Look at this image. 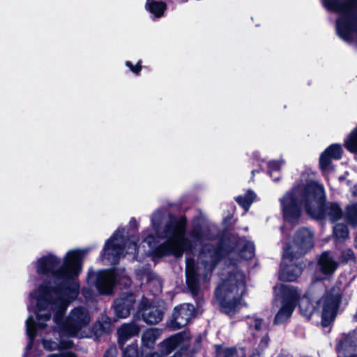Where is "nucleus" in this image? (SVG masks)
I'll list each match as a JSON object with an SVG mask.
<instances>
[{"instance_id":"603ef678","label":"nucleus","mask_w":357,"mask_h":357,"mask_svg":"<svg viewBox=\"0 0 357 357\" xmlns=\"http://www.w3.org/2000/svg\"><path fill=\"white\" fill-rule=\"evenodd\" d=\"M130 227L133 231H137L139 227V223L135 219V218L132 217L131 218L130 222H129Z\"/></svg>"},{"instance_id":"bb28decb","label":"nucleus","mask_w":357,"mask_h":357,"mask_svg":"<svg viewBox=\"0 0 357 357\" xmlns=\"http://www.w3.org/2000/svg\"><path fill=\"white\" fill-rule=\"evenodd\" d=\"M145 8L155 18L162 17L167 9V3L156 0H146Z\"/></svg>"},{"instance_id":"13d9d810","label":"nucleus","mask_w":357,"mask_h":357,"mask_svg":"<svg viewBox=\"0 0 357 357\" xmlns=\"http://www.w3.org/2000/svg\"><path fill=\"white\" fill-rule=\"evenodd\" d=\"M351 194L354 197H357V183L351 188Z\"/></svg>"},{"instance_id":"e2e57ef3","label":"nucleus","mask_w":357,"mask_h":357,"mask_svg":"<svg viewBox=\"0 0 357 357\" xmlns=\"http://www.w3.org/2000/svg\"><path fill=\"white\" fill-rule=\"evenodd\" d=\"M357 33V31H352V32L351 33L350 36L349 37V38H348V39H344V38H342V40H345V41H351V39H352V34H353V33Z\"/></svg>"},{"instance_id":"052dcab7","label":"nucleus","mask_w":357,"mask_h":357,"mask_svg":"<svg viewBox=\"0 0 357 357\" xmlns=\"http://www.w3.org/2000/svg\"><path fill=\"white\" fill-rule=\"evenodd\" d=\"M29 341L26 345V349H31L33 347L34 340H32V339H29Z\"/></svg>"},{"instance_id":"2f4dec72","label":"nucleus","mask_w":357,"mask_h":357,"mask_svg":"<svg viewBox=\"0 0 357 357\" xmlns=\"http://www.w3.org/2000/svg\"><path fill=\"white\" fill-rule=\"evenodd\" d=\"M344 146L349 153L357 155V126L345 138Z\"/></svg>"},{"instance_id":"9b49d317","label":"nucleus","mask_w":357,"mask_h":357,"mask_svg":"<svg viewBox=\"0 0 357 357\" xmlns=\"http://www.w3.org/2000/svg\"><path fill=\"white\" fill-rule=\"evenodd\" d=\"M196 316V310L191 303H182L174 307L172 316L167 321L166 327L171 331L179 330L187 326Z\"/></svg>"},{"instance_id":"473e14b6","label":"nucleus","mask_w":357,"mask_h":357,"mask_svg":"<svg viewBox=\"0 0 357 357\" xmlns=\"http://www.w3.org/2000/svg\"><path fill=\"white\" fill-rule=\"evenodd\" d=\"M267 167V174L273 181H278L280 178L281 163L278 160H271L268 162Z\"/></svg>"},{"instance_id":"ddd939ff","label":"nucleus","mask_w":357,"mask_h":357,"mask_svg":"<svg viewBox=\"0 0 357 357\" xmlns=\"http://www.w3.org/2000/svg\"><path fill=\"white\" fill-rule=\"evenodd\" d=\"M124 229L119 228L105 241L104 248L100 253L102 260L112 261L114 263L119 261L120 255L123 250V245L115 243V241L123 239Z\"/></svg>"},{"instance_id":"774afa93","label":"nucleus","mask_w":357,"mask_h":357,"mask_svg":"<svg viewBox=\"0 0 357 357\" xmlns=\"http://www.w3.org/2000/svg\"><path fill=\"white\" fill-rule=\"evenodd\" d=\"M344 179H345V176H344L342 175V176H339V181H342Z\"/></svg>"},{"instance_id":"c9c22d12","label":"nucleus","mask_w":357,"mask_h":357,"mask_svg":"<svg viewBox=\"0 0 357 357\" xmlns=\"http://www.w3.org/2000/svg\"><path fill=\"white\" fill-rule=\"evenodd\" d=\"M354 259L355 255L351 249H347L342 251L338 258L339 262L342 264H346L349 261H353Z\"/></svg>"},{"instance_id":"c85d7f7f","label":"nucleus","mask_w":357,"mask_h":357,"mask_svg":"<svg viewBox=\"0 0 357 357\" xmlns=\"http://www.w3.org/2000/svg\"><path fill=\"white\" fill-rule=\"evenodd\" d=\"M255 245L250 241H245L243 245L241 242L236 251L240 258L245 260H250L255 256Z\"/></svg>"},{"instance_id":"e433bc0d","label":"nucleus","mask_w":357,"mask_h":357,"mask_svg":"<svg viewBox=\"0 0 357 357\" xmlns=\"http://www.w3.org/2000/svg\"><path fill=\"white\" fill-rule=\"evenodd\" d=\"M333 233L337 238L342 239H345L349 235L347 228L343 225H337L334 227Z\"/></svg>"},{"instance_id":"338daca9","label":"nucleus","mask_w":357,"mask_h":357,"mask_svg":"<svg viewBox=\"0 0 357 357\" xmlns=\"http://www.w3.org/2000/svg\"><path fill=\"white\" fill-rule=\"evenodd\" d=\"M344 357H357V354H350L349 356H347L346 354H344Z\"/></svg>"},{"instance_id":"72a5a7b5","label":"nucleus","mask_w":357,"mask_h":357,"mask_svg":"<svg viewBox=\"0 0 357 357\" xmlns=\"http://www.w3.org/2000/svg\"><path fill=\"white\" fill-rule=\"evenodd\" d=\"M120 349L122 350V357H140V349L138 348L137 340Z\"/></svg>"},{"instance_id":"4468645a","label":"nucleus","mask_w":357,"mask_h":357,"mask_svg":"<svg viewBox=\"0 0 357 357\" xmlns=\"http://www.w3.org/2000/svg\"><path fill=\"white\" fill-rule=\"evenodd\" d=\"M136 295L135 293L122 292L114 300L112 307L115 317L125 319L130 316L135 308Z\"/></svg>"},{"instance_id":"5fc2aeb1","label":"nucleus","mask_w":357,"mask_h":357,"mask_svg":"<svg viewBox=\"0 0 357 357\" xmlns=\"http://www.w3.org/2000/svg\"><path fill=\"white\" fill-rule=\"evenodd\" d=\"M47 357H77V356L73 353H68V354H50Z\"/></svg>"},{"instance_id":"8fccbe9b","label":"nucleus","mask_w":357,"mask_h":357,"mask_svg":"<svg viewBox=\"0 0 357 357\" xmlns=\"http://www.w3.org/2000/svg\"><path fill=\"white\" fill-rule=\"evenodd\" d=\"M263 321L262 318L254 317V328L256 331H259L261 329Z\"/></svg>"},{"instance_id":"6ab92c4d","label":"nucleus","mask_w":357,"mask_h":357,"mask_svg":"<svg viewBox=\"0 0 357 357\" xmlns=\"http://www.w3.org/2000/svg\"><path fill=\"white\" fill-rule=\"evenodd\" d=\"M241 240L235 238L231 234H223L221 236L216 244V247L222 256V259L236 251L240 245Z\"/></svg>"},{"instance_id":"0e129e2a","label":"nucleus","mask_w":357,"mask_h":357,"mask_svg":"<svg viewBox=\"0 0 357 357\" xmlns=\"http://www.w3.org/2000/svg\"><path fill=\"white\" fill-rule=\"evenodd\" d=\"M313 310L307 312V311L304 313L305 316H307L308 317H310L312 315Z\"/></svg>"},{"instance_id":"49530a36","label":"nucleus","mask_w":357,"mask_h":357,"mask_svg":"<svg viewBox=\"0 0 357 357\" xmlns=\"http://www.w3.org/2000/svg\"><path fill=\"white\" fill-rule=\"evenodd\" d=\"M29 319L31 321V324L35 325L36 328L39 329H45L47 326V324L45 323V321H40L41 320H38V321H36L32 316L29 317Z\"/></svg>"},{"instance_id":"79ce46f5","label":"nucleus","mask_w":357,"mask_h":357,"mask_svg":"<svg viewBox=\"0 0 357 357\" xmlns=\"http://www.w3.org/2000/svg\"><path fill=\"white\" fill-rule=\"evenodd\" d=\"M224 353H225L224 357H238V351L236 349V347H226ZM244 356H245V354L243 353L242 357H244Z\"/></svg>"},{"instance_id":"680f3d73","label":"nucleus","mask_w":357,"mask_h":357,"mask_svg":"<svg viewBox=\"0 0 357 357\" xmlns=\"http://www.w3.org/2000/svg\"><path fill=\"white\" fill-rule=\"evenodd\" d=\"M189 0H169L168 1L169 2H176V3H185L187 1H188Z\"/></svg>"},{"instance_id":"4be33fe9","label":"nucleus","mask_w":357,"mask_h":357,"mask_svg":"<svg viewBox=\"0 0 357 357\" xmlns=\"http://www.w3.org/2000/svg\"><path fill=\"white\" fill-rule=\"evenodd\" d=\"M318 266L321 273L325 275H331L337 269L338 264L328 252H324L319 257Z\"/></svg>"},{"instance_id":"423d86ee","label":"nucleus","mask_w":357,"mask_h":357,"mask_svg":"<svg viewBox=\"0 0 357 357\" xmlns=\"http://www.w3.org/2000/svg\"><path fill=\"white\" fill-rule=\"evenodd\" d=\"M314 246V234L307 227L296 230L293 236L291 244L284 250L283 257L285 259L292 261L300 259Z\"/></svg>"},{"instance_id":"4d7b16f0","label":"nucleus","mask_w":357,"mask_h":357,"mask_svg":"<svg viewBox=\"0 0 357 357\" xmlns=\"http://www.w3.org/2000/svg\"><path fill=\"white\" fill-rule=\"evenodd\" d=\"M261 172H264V168L262 167H260L259 169H253L251 172L252 173L251 180L254 181V177H255V174H259Z\"/></svg>"},{"instance_id":"3c124183","label":"nucleus","mask_w":357,"mask_h":357,"mask_svg":"<svg viewBox=\"0 0 357 357\" xmlns=\"http://www.w3.org/2000/svg\"><path fill=\"white\" fill-rule=\"evenodd\" d=\"M350 346L349 341L348 340H342L337 346L339 350L343 349L344 351L347 350V347Z\"/></svg>"},{"instance_id":"39448f33","label":"nucleus","mask_w":357,"mask_h":357,"mask_svg":"<svg viewBox=\"0 0 357 357\" xmlns=\"http://www.w3.org/2000/svg\"><path fill=\"white\" fill-rule=\"evenodd\" d=\"M94 278V286L101 295H111L116 286L126 289L131 285L132 281L128 276L121 275L116 267L98 271L97 273L89 272L88 279Z\"/></svg>"},{"instance_id":"20e7f679","label":"nucleus","mask_w":357,"mask_h":357,"mask_svg":"<svg viewBox=\"0 0 357 357\" xmlns=\"http://www.w3.org/2000/svg\"><path fill=\"white\" fill-rule=\"evenodd\" d=\"M306 213L312 218L317 213L318 216L324 215L326 195L322 184L316 181H310L306 184L294 188Z\"/></svg>"},{"instance_id":"412c9836","label":"nucleus","mask_w":357,"mask_h":357,"mask_svg":"<svg viewBox=\"0 0 357 357\" xmlns=\"http://www.w3.org/2000/svg\"><path fill=\"white\" fill-rule=\"evenodd\" d=\"M140 331L139 326L135 322L123 324L118 329V344L120 348H123L126 342L132 337L136 336Z\"/></svg>"},{"instance_id":"f03ea898","label":"nucleus","mask_w":357,"mask_h":357,"mask_svg":"<svg viewBox=\"0 0 357 357\" xmlns=\"http://www.w3.org/2000/svg\"><path fill=\"white\" fill-rule=\"evenodd\" d=\"M322 2L328 11L340 13L336 21L340 38L348 39L352 31H357V0H322Z\"/></svg>"},{"instance_id":"f8f14e48","label":"nucleus","mask_w":357,"mask_h":357,"mask_svg":"<svg viewBox=\"0 0 357 357\" xmlns=\"http://www.w3.org/2000/svg\"><path fill=\"white\" fill-rule=\"evenodd\" d=\"M90 320L89 311L84 307H77L71 310L63 328L69 336L76 337L80 330L89 324Z\"/></svg>"},{"instance_id":"7c9ffc66","label":"nucleus","mask_w":357,"mask_h":357,"mask_svg":"<svg viewBox=\"0 0 357 357\" xmlns=\"http://www.w3.org/2000/svg\"><path fill=\"white\" fill-rule=\"evenodd\" d=\"M256 197L255 192L252 190L249 189L244 195L236 197L235 200L240 206L247 211L250 208Z\"/></svg>"},{"instance_id":"de8ad7c7","label":"nucleus","mask_w":357,"mask_h":357,"mask_svg":"<svg viewBox=\"0 0 357 357\" xmlns=\"http://www.w3.org/2000/svg\"><path fill=\"white\" fill-rule=\"evenodd\" d=\"M202 263L204 266L205 270H206L208 272L211 273L215 268L212 266L213 260H203Z\"/></svg>"},{"instance_id":"1a4fd4ad","label":"nucleus","mask_w":357,"mask_h":357,"mask_svg":"<svg viewBox=\"0 0 357 357\" xmlns=\"http://www.w3.org/2000/svg\"><path fill=\"white\" fill-rule=\"evenodd\" d=\"M342 298V296L340 294H335L333 291H329L325 293L318 301V305L321 307V324L322 327H328L333 323Z\"/></svg>"},{"instance_id":"f257e3e1","label":"nucleus","mask_w":357,"mask_h":357,"mask_svg":"<svg viewBox=\"0 0 357 357\" xmlns=\"http://www.w3.org/2000/svg\"><path fill=\"white\" fill-rule=\"evenodd\" d=\"M89 249H75L66 253L64 261L59 266L61 260L53 254L39 258L36 263V272L40 275H51L55 283L52 285L50 278H45L38 287L36 297L37 308L45 310L55 303L52 294L67 296L75 298L79 294V284L75 282L82 270L83 259Z\"/></svg>"},{"instance_id":"0eeeda50","label":"nucleus","mask_w":357,"mask_h":357,"mask_svg":"<svg viewBox=\"0 0 357 357\" xmlns=\"http://www.w3.org/2000/svg\"><path fill=\"white\" fill-rule=\"evenodd\" d=\"M151 224L158 238L174 241L179 235L185 234L188 220L185 215L177 218L176 215L169 213L168 220L162 229H161L160 224L153 219L151 220Z\"/></svg>"},{"instance_id":"c03bdc74","label":"nucleus","mask_w":357,"mask_h":357,"mask_svg":"<svg viewBox=\"0 0 357 357\" xmlns=\"http://www.w3.org/2000/svg\"><path fill=\"white\" fill-rule=\"evenodd\" d=\"M36 311H37L36 318L38 320H41L43 321H47L52 317V314L50 312L41 314V313H39V312H41L42 310L39 311L37 307H36Z\"/></svg>"},{"instance_id":"6e6552de","label":"nucleus","mask_w":357,"mask_h":357,"mask_svg":"<svg viewBox=\"0 0 357 357\" xmlns=\"http://www.w3.org/2000/svg\"><path fill=\"white\" fill-rule=\"evenodd\" d=\"M281 307L275 315L274 325H280L288 321L291 317L298 299L296 290L290 286L282 285Z\"/></svg>"},{"instance_id":"dca6fc26","label":"nucleus","mask_w":357,"mask_h":357,"mask_svg":"<svg viewBox=\"0 0 357 357\" xmlns=\"http://www.w3.org/2000/svg\"><path fill=\"white\" fill-rule=\"evenodd\" d=\"M185 339L184 331L172 335L160 342L158 350L150 355V357H165L178 347Z\"/></svg>"},{"instance_id":"f3484780","label":"nucleus","mask_w":357,"mask_h":357,"mask_svg":"<svg viewBox=\"0 0 357 357\" xmlns=\"http://www.w3.org/2000/svg\"><path fill=\"white\" fill-rule=\"evenodd\" d=\"M160 335V331L158 328L146 329L142 336V344L140 347V357H150L155 353V342Z\"/></svg>"},{"instance_id":"ea45409f","label":"nucleus","mask_w":357,"mask_h":357,"mask_svg":"<svg viewBox=\"0 0 357 357\" xmlns=\"http://www.w3.org/2000/svg\"><path fill=\"white\" fill-rule=\"evenodd\" d=\"M42 344L43 348L47 351H54L59 348V344L52 340L43 339Z\"/></svg>"},{"instance_id":"7ed1b4c3","label":"nucleus","mask_w":357,"mask_h":357,"mask_svg":"<svg viewBox=\"0 0 357 357\" xmlns=\"http://www.w3.org/2000/svg\"><path fill=\"white\" fill-rule=\"evenodd\" d=\"M240 284L236 275L229 273L227 279L219 284L214 291V299L220 311L229 317L236 314L239 310L241 297L236 294Z\"/></svg>"},{"instance_id":"09e8293b","label":"nucleus","mask_w":357,"mask_h":357,"mask_svg":"<svg viewBox=\"0 0 357 357\" xmlns=\"http://www.w3.org/2000/svg\"><path fill=\"white\" fill-rule=\"evenodd\" d=\"M65 309L61 307L55 313L54 319L56 323H59V320L63 318Z\"/></svg>"},{"instance_id":"4c0bfd02","label":"nucleus","mask_w":357,"mask_h":357,"mask_svg":"<svg viewBox=\"0 0 357 357\" xmlns=\"http://www.w3.org/2000/svg\"><path fill=\"white\" fill-rule=\"evenodd\" d=\"M126 66L130 69V70L135 75H139L142 69V61L139 60L135 65L131 61H126Z\"/></svg>"},{"instance_id":"5701e85b","label":"nucleus","mask_w":357,"mask_h":357,"mask_svg":"<svg viewBox=\"0 0 357 357\" xmlns=\"http://www.w3.org/2000/svg\"><path fill=\"white\" fill-rule=\"evenodd\" d=\"M153 255L154 257L159 258L171 255L178 257L174 241L166 238L165 242L160 243L153 250Z\"/></svg>"},{"instance_id":"58836bf2","label":"nucleus","mask_w":357,"mask_h":357,"mask_svg":"<svg viewBox=\"0 0 357 357\" xmlns=\"http://www.w3.org/2000/svg\"><path fill=\"white\" fill-rule=\"evenodd\" d=\"M26 331L29 339L35 340L37 335V331L35 325L31 324L29 318L26 321Z\"/></svg>"},{"instance_id":"f704fd0d","label":"nucleus","mask_w":357,"mask_h":357,"mask_svg":"<svg viewBox=\"0 0 357 357\" xmlns=\"http://www.w3.org/2000/svg\"><path fill=\"white\" fill-rule=\"evenodd\" d=\"M190 236L195 241H202L204 237V229L200 224H196L192 226L190 232Z\"/></svg>"},{"instance_id":"b1692460","label":"nucleus","mask_w":357,"mask_h":357,"mask_svg":"<svg viewBox=\"0 0 357 357\" xmlns=\"http://www.w3.org/2000/svg\"><path fill=\"white\" fill-rule=\"evenodd\" d=\"M164 316V311L158 306L145 309L141 314L142 319L147 324L154 325L162 321Z\"/></svg>"},{"instance_id":"6e6d98bb","label":"nucleus","mask_w":357,"mask_h":357,"mask_svg":"<svg viewBox=\"0 0 357 357\" xmlns=\"http://www.w3.org/2000/svg\"><path fill=\"white\" fill-rule=\"evenodd\" d=\"M268 341H269V337L268 336L266 335L264 337H261V340H260V344L259 345L260 346H264V347H267L268 344Z\"/></svg>"},{"instance_id":"864d4df0","label":"nucleus","mask_w":357,"mask_h":357,"mask_svg":"<svg viewBox=\"0 0 357 357\" xmlns=\"http://www.w3.org/2000/svg\"><path fill=\"white\" fill-rule=\"evenodd\" d=\"M59 348L61 349H70L72 345V342L69 340H60Z\"/></svg>"},{"instance_id":"69168bd1","label":"nucleus","mask_w":357,"mask_h":357,"mask_svg":"<svg viewBox=\"0 0 357 357\" xmlns=\"http://www.w3.org/2000/svg\"><path fill=\"white\" fill-rule=\"evenodd\" d=\"M249 357H259V354L258 353H253Z\"/></svg>"},{"instance_id":"a19ab883","label":"nucleus","mask_w":357,"mask_h":357,"mask_svg":"<svg viewBox=\"0 0 357 357\" xmlns=\"http://www.w3.org/2000/svg\"><path fill=\"white\" fill-rule=\"evenodd\" d=\"M153 305L149 302V300L143 296L138 307V314H142L143 312L145 311V309H148V307H152Z\"/></svg>"},{"instance_id":"9d476101","label":"nucleus","mask_w":357,"mask_h":357,"mask_svg":"<svg viewBox=\"0 0 357 357\" xmlns=\"http://www.w3.org/2000/svg\"><path fill=\"white\" fill-rule=\"evenodd\" d=\"M283 219L289 223L296 224L302 215V205L294 188L286 192L280 199Z\"/></svg>"},{"instance_id":"2eb2a0df","label":"nucleus","mask_w":357,"mask_h":357,"mask_svg":"<svg viewBox=\"0 0 357 357\" xmlns=\"http://www.w3.org/2000/svg\"><path fill=\"white\" fill-rule=\"evenodd\" d=\"M282 258L284 261L281 264L280 280L282 282L296 281L303 271V263L299 259L290 261L285 259L283 256Z\"/></svg>"},{"instance_id":"a878e982","label":"nucleus","mask_w":357,"mask_h":357,"mask_svg":"<svg viewBox=\"0 0 357 357\" xmlns=\"http://www.w3.org/2000/svg\"><path fill=\"white\" fill-rule=\"evenodd\" d=\"M199 274L195 269L186 270L185 271V281L189 291L193 295H197L199 289Z\"/></svg>"},{"instance_id":"c756f323","label":"nucleus","mask_w":357,"mask_h":357,"mask_svg":"<svg viewBox=\"0 0 357 357\" xmlns=\"http://www.w3.org/2000/svg\"><path fill=\"white\" fill-rule=\"evenodd\" d=\"M344 218L348 225L357 227V201L345 207Z\"/></svg>"},{"instance_id":"cd10ccee","label":"nucleus","mask_w":357,"mask_h":357,"mask_svg":"<svg viewBox=\"0 0 357 357\" xmlns=\"http://www.w3.org/2000/svg\"><path fill=\"white\" fill-rule=\"evenodd\" d=\"M174 241L178 257H181L184 252L192 251L195 246V243L185 234L179 235Z\"/></svg>"},{"instance_id":"a211bd4d","label":"nucleus","mask_w":357,"mask_h":357,"mask_svg":"<svg viewBox=\"0 0 357 357\" xmlns=\"http://www.w3.org/2000/svg\"><path fill=\"white\" fill-rule=\"evenodd\" d=\"M343 150L340 144H332L328 146L320 155L319 168L324 172L328 169L332 163V160H340L342 158Z\"/></svg>"},{"instance_id":"a18cd8bd","label":"nucleus","mask_w":357,"mask_h":357,"mask_svg":"<svg viewBox=\"0 0 357 357\" xmlns=\"http://www.w3.org/2000/svg\"><path fill=\"white\" fill-rule=\"evenodd\" d=\"M214 348L215 357H224L225 348L222 344H215Z\"/></svg>"},{"instance_id":"aec40b11","label":"nucleus","mask_w":357,"mask_h":357,"mask_svg":"<svg viewBox=\"0 0 357 357\" xmlns=\"http://www.w3.org/2000/svg\"><path fill=\"white\" fill-rule=\"evenodd\" d=\"M324 215L318 216L317 213H315L312 218L317 220H323L328 218L331 222H335L340 220L344 215L340 206L337 202L328 203L326 201L324 203Z\"/></svg>"},{"instance_id":"393cba45","label":"nucleus","mask_w":357,"mask_h":357,"mask_svg":"<svg viewBox=\"0 0 357 357\" xmlns=\"http://www.w3.org/2000/svg\"><path fill=\"white\" fill-rule=\"evenodd\" d=\"M200 256L213 260L212 266L213 267H216L218 264L222 260V256L220 255L216 245L210 243L202 245L200 250Z\"/></svg>"},{"instance_id":"37998d69","label":"nucleus","mask_w":357,"mask_h":357,"mask_svg":"<svg viewBox=\"0 0 357 357\" xmlns=\"http://www.w3.org/2000/svg\"><path fill=\"white\" fill-rule=\"evenodd\" d=\"M118 350L115 345L110 346L104 353L102 357H117Z\"/></svg>"},{"instance_id":"bf43d9fd","label":"nucleus","mask_w":357,"mask_h":357,"mask_svg":"<svg viewBox=\"0 0 357 357\" xmlns=\"http://www.w3.org/2000/svg\"><path fill=\"white\" fill-rule=\"evenodd\" d=\"M202 341V337L201 335H199L195 339V345L199 344Z\"/></svg>"}]
</instances>
